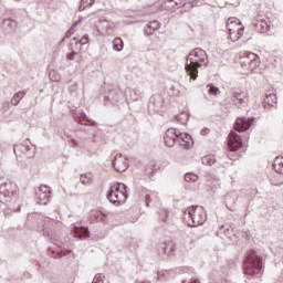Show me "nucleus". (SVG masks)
<instances>
[{
    "label": "nucleus",
    "instance_id": "obj_4",
    "mask_svg": "<svg viewBox=\"0 0 283 283\" xmlns=\"http://www.w3.org/2000/svg\"><path fill=\"white\" fill-rule=\"evenodd\" d=\"M184 220H191L189 227H201L207 222V212L201 206H191L184 211Z\"/></svg>",
    "mask_w": 283,
    "mask_h": 283
},
{
    "label": "nucleus",
    "instance_id": "obj_32",
    "mask_svg": "<svg viewBox=\"0 0 283 283\" xmlns=\"http://www.w3.org/2000/svg\"><path fill=\"white\" fill-rule=\"evenodd\" d=\"M175 120H177V123H180L181 125H186L187 120H189V114L185 112L180 113L175 116Z\"/></svg>",
    "mask_w": 283,
    "mask_h": 283
},
{
    "label": "nucleus",
    "instance_id": "obj_21",
    "mask_svg": "<svg viewBox=\"0 0 283 283\" xmlns=\"http://www.w3.org/2000/svg\"><path fill=\"white\" fill-rule=\"evenodd\" d=\"M220 233H223V235H226V238H229V240H233V235H235L233 233V229H231V227L229 226H221L219 228V231L217 232V235H220Z\"/></svg>",
    "mask_w": 283,
    "mask_h": 283
},
{
    "label": "nucleus",
    "instance_id": "obj_47",
    "mask_svg": "<svg viewBox=\"0 0 283 283\" xmlns=\"http://www.w3.org/2000/svg\"><path fill=\"white\" fill-rule=\"evenodd\" d=\"M70 143H71L72 147H78V142H76V139L72 138L70 140Z\"/></svg>",
    "mask_w": 283,
    "mask_h": 283
},
{
    "label": "nucleus",
    "instance_id": "obj_6",
    "mask_svg": "<svg viewBox=\"0 0 283 283\" xmlns=\"http://www.w3.org/2000/svg\"><path fill=\"white\" fill-rule=\"evenodd\" d=\"M228 147L230 149L228 154V158L230 160H238V155H234V151H238L240 147H242V139L240 138V135L237 133L231 132L228 136Z\"/></svg>",
    "mask_w": 283,
    "mask_h": 283
},
{
    "label": "nucleus",
    "instance_id": "obj_23",
    "mask_svg": "<svg viewBox=\"0 0 283 283\" xmlns=\"http://www.w3.org/2000/svg\"><path fill=\"white\" fill-rule=\"evenodd\" d=\"M160 29V22L158 20L149 22L147 29H146V34L151 35L156 30Z\"/></svg>",
    "mask_w": 283,
    "mask_h": 283
},
{
    "label": "nucleus",
    "instance_id": "obj_33",
    "mask_svg": "<svg viewBox=\"0 0 283 283\" xmlns=\"http://www.w3.org/2000/svg\"><path fill=\"white\" fill-rule=\"evenodd\" d=\"M94 6V0H81L78 11L83 12L86 8H92Z\"/></svg>",
    "mask_w": 283,
    "mask_h": 283
},
{
    "label": "nucleus",
    "instance_id": "obj_11",
    "mask_svg": "<svg viewBox=\"0 0 283 283\" xmlns=\"http://www.w3.org/2000/svg\"><path fill=\"white\" fill-rule=\"evenodd\" d=\"M251 125H253V117H238L234 124V129L239 132V134L249 132Z\"/></svg>",
    "mask_w": 283,
    "mask_h": 283
},
{
    "label": "nucleus",
    "instance_id": "obj_18",
    "mask_svg": "<svg viewBox=\"0 0 283 283\" xmlns=\"http://www.w3.org/2000/svg\"><path fill=\"white\" fill-rule=\"evenodd\" d=\"M159 255H174V243H161L157 249Z\"/></svg>",
    "mask_w": 283,
    "mask_h": 283
},
{
    "label": "nucleus",
    "instance_id": "obj_16",
    "mask_svg": "<svg viewBox=\"0 0 283 283\" xmlns=\"http://www.w3.org/2000/svg\"><path fill=\"white\" fill-rule=\"evenodd\" d=\"M252 25L254 30L261 34H269V31L271 30V25H269L265 20H255Z\"/></svg>",
    "mask_w": 283,
    "mask_h": 283
},
{
    "label": "nucleus",
    "instance_id": "obj_9",
    "mask_svg": "<svg viewBox=\"0 0 283 283\" xmlns=\"http://www.w3.org/2000/svg\"><path fill=\"white\" fill-rule=\"evenodd\" d=\"M227 28L229 34H235V32H238L239 35H244V25H242V22L238 18H229Z\"/></svg>",
    "mask_w": 283,
    "mask_h": 283
},
{
    "label": "nucleus",
    "instance_id": "obj_45",
    "mask_svg": "<svg viewBox=\"0 0 283 283\" xmlns=\"http://www.w3.org/2000/svg\"><path fill=\"white\" fill-rule=\"evenodd\" d=\"M230 34V40L235 43V41H240V38H242L243 35L238 34V32L234 33H229Z\"/></svg>",
    "mask_w": 283,
    "mask_h": 283
},
{
    "label": "nucleus",
    "instance_id": "obj_19",
    "mask_svg": "<svg viewBox=\"0 0 283 283\" xmlns=\"http://www.w3.org/2000/svg\"><path fill=\"white\" fill-rule=\"evenodd\" d=\"M277 105V96L275 94H269L263 99L264 109H271V107H275Z\"/></svg>",
    "mask_w": 283,
    "mask_h": 283
},
{
    "label": "nucleus",
    "instance_id": "obj_27",
    "mask_svg": "<svg viewBox=\"0 0 283 283\" xmlns=\"http://www.w3.org/2000/svg\"><path fill=\"white\" fill-rule=\"evenodd\" d=\"M124 46H125V43L123 42V39L115 38L113 40V50H115V52H123Z\"/></svg>",
    "mask_w": 283,
    "mask_h": 283
},
{
    "label": "nucleus",
    "instance_id": "obj_48",
    "mask_svg": "<svg viewBox=\"0 0 283 283\" xmlns=\"http://www.w3.org/2000/svg\"><path fill=\"white\" fill-rule=\"evenodd\" d=\"M70 253H71V251H70V250H66V251H64V252H61V253L59 254V258H63V255H70Z\"/></svg>",
    "mask_w": 283,
    "mask_h": 283
},
{
    "label": "nucleus",
    "instance_id": "obj_50",
    "mask_svg": "<svg viewBox=\"0 0 283 283\" xmlns=\"http://www.w3.org/2000/svg\"><path fill=\"white\" fill-rule=\"evenodd\" d=\"M189 283H200V281H198L197 279H193V280H191V282H189Z\"/></svg>",
    "mask_w": 283,
    "mask_h": 283
},
{
    "label": "nucleus",
    "instance_id": "obj_29",
    "mask_svg": "<svg viewBox=\"0 0 283 283\" xmlns=\"http://www.w3.org/2000/svg\"><path fill=\"white\" fill-rule=\"evenodd\" d=\"M2 25L6 30H17V21L12 19L3 20Z\"/></svg>",
    "mask_w": 283,
    "mask_h": 283
},
{
    "label": "nucleus",
    "instance_id": "obj_2",
    "mask_svg": "<svg viewBox=\"0 0 283 283\" xmlns=\"http://www.w3.org/2000/svg\"><path fill=\"white\" fill-rule=\"evenodd\" d=\"M0 205L7 207L9 211H21V205H19V195L17 189L11 184H4L0 186Z\"/></svg>",
    "mask_w": 283,
    "mask_h": 283
},
{
    "label": "nucleus",
    "instance_id": "obj_26",
    "mask_svg": "<svg viewBox=\"0 0 283 283\" xmlns=\"http://www.w3.org/2000/svg\"><path fill=\"white\" fill-rule=\"evenodd\" d=\"M73 41L75 42V48H77V50H81V45H87V43H90V35H83L81 40L73 38Z\"/></svg>",
    "mask_w": 283,
    "mask_h": 283
},
{
    "label": "nucleus",
    "instance_id": "obj_7",
    "mask_svg": "<svg viewBox=\"0 0 283 283\" xmlns=\"http://www.w3.org/2000/svg\"><path fill=\"white\" fill-rule=\"evenodd\" d=\"M112 167L118 174H123V171H127V168L129 167L127 157H124L123 154H116L114 159L112 160Z\"/></svg>",
    "mask_w": 283,
    "mask_h": 283
},
{
    "label": "nucleus",
    "instance_id": "obj_24",
    "mask_svg": "<svg viewBox=\"0 0 283 283\" xmlns=\"http://www.w3.org/2000/svg\"><path fill=\"white\" fill-rule=\"evenodd\" d=\"M73 45L74 43H71L69 46L70 53L66 54V61H74V56L78 55V52H81L77 46L74 49Z\"/></svg>",
    "mask_w": 283,
    "mask_h": 283
},
{
    "label": "nucleus",
    "instance_id": "obj_41",
    "mask_svg": "<svg viewBox=\"0 0 283 283\" xmlns=\"http://www.w3.org/2000/svg\"><path fill=\"white\" fill-rule=\"evenodd\" d=\"M116 198H118V195H116L115 190L111 188L107 193V199L109 202H112V205H116Z\"/></svg>",
    "mask_w": 283,
    "mask_h": 283
},
{
    "label": "nucleus",
    "instance_id": "obj_40",
    "mask_svg": "<svg viewBox=\"0 0 283 283\" xmlns=\"http://www.w3.org/2000/svg\"><path fill=\"white\" fill-rule=\"evenodd\" d=\"M189 140H191V135L179 132V145H182V143L189 144Z\"/></svg>",
    "mask_w": 283,
    "mask_h": 283
},
{
    "label": "nucleus",
    "instance_id": "obj_34",
    "mask_svg": "<svg viewBox=\"0 0 283 283\" xmlns=\"http://www.w3.org/2000/svg\"><path fill=\"white\" fill-rule=\"evenodd\" d=\"M202 165H208L211 167V165H216V157L208 155L201 158Z\"/></svg>",
    "mask_w": 283,
    "mask_h": 283
},
{
    "label": "nucleus",
    "instance_id": "obj_37",
    "mask_svg": "<svg viewBox=\"0 0 283 283\" xmlns=\"http://www.w3.org/2000/svg\"><path fill=\"white\" fill-rule=\"evenodd\" d=\"M206 0H192L189 1L188 3H185V8H198V6H202Z\"/></svg>",
    "mask_w": 283,
    "mask_h": 283
},
{
    "label": "nucleus",
    "instance_id": "obj_43",
    "mask_svg": "<svg viewBox=\"0 0 283 283\" xmlns=\"http://www.w3.org/2000/svg\"><path fill=\"white\" fill-rule=\"evenodd\" d=\"M185 180L186 182H197L198 181V177L196 174H186L185 175Z\"/></svg>",
    "mask_w": 283,
    "mask_h": 283
},
{
    "label": "nucleus",
    "instance_id": "obj_44",
    "mask_svg": "<svg viewBox=\"0 0 283 283\" xmlns=\"http://www.w3.org/2000/svg\"><path fill=\"white\" fill-rule=\"evenodd\" d=\"M82 120H86V123H90L92 127H96V122H94V119H90L85 113H82Z\"/></svg>",
    "mask_w": 283,
    "mask_h": 283
},
{
    "label": "nucleus",
    "instance_id": "obj_5",
    "mask_svg": "<svg viewBox=\"0 0 283 283\" xmlns=\"http://www.w3.org/2000/svg\"><path fill=\"white\" fill-rule=\"evenodd\" d=\"M240 65L243 70L253 72V70L260 67V56L253 52L245 51L240 56Z\"/></svg>",
    "mask_w": 283,
    "mask_h": 283
},
{
    "label": "nucleus",
    "instance_id": "obj_15",
    "mask_svg": "<svg viewBox=\"0 0 283 283\" xmlns=\"http://www.w3.org/2000/svg\"><path fill=\"white\" fill-rule=\"evenodd\" d=\"M231 101L235 107H239V109H241V107H247V96L244 93L233 92Z\"/></svg>",
    "mask_w": 283,
    "mask_h": 283
},
{
    "label": "nucleus",
    "instance_id": "obj_8",
    "mask_svg": "<svg viewBox=\"0 0 283 283\" xmlns=\"http://www.w3.org/2000/svg\"><path fill=\"white\" fill-rule=\"evenodd\" d=\"M52 190L48 186H40V188L35 191V201L38 205H48L50 202V195Z\"/></svg>",
    "mask_w": 283,
    "mask_h": 283
},
{
    "label": "nucleus",
    "instance_id": "obj_28",
    "mask_svg": "<svg viewBox=\"0 0 283 283\" xmlns=\"http://www.w3.org/2000/svg\"><path fill=\"white\" fill-rule=\"evenodd\" d=\"M82 185L84 186H90L92 185V182H94V176L92 174H85V175H81L80 178Z\"/></svg>",
    "mask_w": 283,
    "mask_h": 283
},
{
    "label": "nucleus",
    "instance_id": "obj_36",
    "mask_svg": "<svg viewBox=\"0 0 283 283\" xmlns=\"http://www.w3.org/2000/svg\"><path fill=\"white\" fill-rule=\"evenodd\" d=\"M111 189L115 192V193H120L123 191H127V186L125 184H117L115 186H112Z\"/></svg>",
    "mask_w": 283,
    "mask_h": 283
},
{
    "label": "nucleus",
    "instance_id": "obj_46",
    "mask_svg": "<svg viewBox=\"0 0 283 283\" xmlns=\"http://www.w3.org/2000/svg\"><path fill=\"white\" fill-rule=\"evenodd\" d=\"M144 171H145L146 176L151 178V175L154 174V165L146 167Z\"/></svg>",
    "mask_w": 283,
    "mask_h": 283
},
{
    "label": "nucleus",
    "instance_id": "obj_13",
    "mask_svg": "<svg viewBox=\"0 0 283 283\" xmlns=\"http://www.w3.org/2000/svg\"><path fill=\"white\" fill-rule=\"evenodd\" d=\"M13 151L14 154H17V151H21V154H24L28 158H32V156H34V151H32L30 142L28 140L22 142L20 145H15Z\"/></svg>",
    "mask_w": 283,
    "mask_h": 283
},
{
    "label": "nucleus",
    "instance_id": "obj_22",
    "mask_svg": "<svg viewBox=\"0 0 283 283\" xmlns=\"http://www.w3.org/2000/svg\"><path fill=\"white\" fill-rule=\"evenodd\" d=\"M24 97H25V91H20L18 93H15L13 95V97L11 98V105L17 107V105H19L21 103V101H23Z\"/></svg>",
    "mask_w": 283,
    "mask_h": 283
},
{
    "label": "nucleus",
    "instance_id": "obj_38",
    "mask_svg": "<svg viewBox=\"0 0 283 283\" xmlns=\"http://www.w3.org/2000/svg\"><path fill=\"white\" fill-rule=\"evenodd\" d=\"M49 78L50 81H53L54 83H59L61 81V74L56 72L55 70L49 72Z\"/></svg>",
    "mask_w": 283,
    "mask_h": 283
},
{
    "label": "nucleus",
    "instance_id": "obj_1",
    "mask_svg": "<svg viewBox=\"0 0 283 283\" xmlns=\"http://www.w3.org/2000/svg\"><path fill=\"white\" fill-rule=\"evenodd\" d=\"M209 65V56L207 52L200 48L193 49L187 56L186 72L190 76V81L198 78V70Z\"/></svg>",
    "mask_w": 283,
    "mask_h": 283
},
{
    "label": "nucleus",
    "instance_id": "obj_51",
    "mask_svg": "<svg viewBox=\"0 0 283 283\" xmlns=\"http://www.w3.org/2000/svg\"><path fill=\"white\" fill-rule=\"evenodd\" d=\"M187 281H182L181 283H186Z\"/></svg>",
    "mask_w": 283,
    "mask_h": 283
},
{
    "label": "nucleus",
    "instance_id": "obj_30",
    "mask_svg": "<svg viewBox=\"0 0 283 283\" xmlns=\"http://www.w3.org/2000/svg\"><path fill=\"white\" fill-rule=\"evenodd\" d=\"M82 23H83V18H81L75 23H73V25L70 28V30L65 33V38L70 39V36H72V34H74V32H76V28H78V25H81Z\"/></svg>",
    "mask_w": 283,
    "mask_h": 283
},
{
    "label": "nucleus",
    "instance_id": "obj_49",
    "mask_svg": "<svg viewBox=\"0 0 283 283\" xmlns=\"http://www.w3.org/2000/svg\"><path fill=\"white\" fill-rule=\"evenodd\" d=\"M82 116H83V114H81V116L77 119V123H80V125H83V122H81V120H85V119L82 118Z\"/></svg>",
    "mask_w": 283,
    "mask_h": 283
},
{
    "label": "nucleus",
    "instance_id": "obj_3",
    "mask_svg": "<svg viewBox=\"0 0 283 283\" xmlns=\"http://www.w3.org/2000/svg\"><path fill=\"white\" fill-rule=\"evenodd\" d=\"M243 272L248 277H260L264 270H262V256L255 250L248 252L243 263Z\"/></svg>",
    "mask_w": 283,
    "mask_h": 283
},
{
    "label": "nucleus",
    "instance_id": "obj_17",
    "mask_svg": "<svg viewBox=\"0 0 283 283\" xmlns=\"http://www.w3.org/2000/svg\"><path fill=\"white\" fill-rule=\"evenodd\" d=\"M164 103H165V99L163 98L161 95L157 94L150 97V107H153L155 112H160V109H163Z\"/></svg>",
    "mask_w": 283,
    "mask_h": 283
},
{
    "label": "nucleus",
    "instance_id": "obj_31",
    "mask_svg": "<svg viewBox=\"0 0 283 283\" xmlns=\"http://www.w3.org/2000/svg\"><path fill=\"white\" fill-rule=\"evenodd\" d=\"M144 198H145L146 207H149V203H150L153 200H158V195H157L156 192L146 191Z\"/></svg>",
    "mask_w": 283,
    "mask_h": 283
},
{
    "label": "nucleus",
    "instance_id": "obj_25",
    "mask_svg": "<svg viewBox=\"0 0 283 283\" xmlns=\"http://www.w3.org/2000/svg\"><path fill=\"white\" fill-rule=\"evenodd\" d=\"M275 174H279L280 176H283V159L276 158L274 160V164L272 165Z\"/></svg>",
    "mask_w": 283,
    "mask_h": 283
},
{
    "label": "nucleus",
    "instance_id": "obj_10",
    "mask_svg": "<svg viewBox=\"0 0 283 283\" xmlns=\"http://www.w3.org/2000/svg\"><path fill=\"white\" fill-rule=\"evenodd\" d=\"M179 130L175 128H168L164 135V143L166 147H174V145H179Z\"/></svg>",
    "mask_w": 283,
    "mask_h": 283
},
{
    "label": "nucleus",
    "instance_id": "obj_20",
    "mask_svg": "<svg viewBox=\"0 0 283 283\" xmlns=\"http://www.w3.org/2000/svg\"><path fill=\"white\" fill-rule=\"evenodd\" d=\"M56 224H61V222L55 221L54 219L46 220L43 226V232L50 237V231H53L54 227H56Z\"/></svg>",
    "mask_w": 283,
    "mask_h": 283
},
{
    "label": "nucleus",
    "instance_id": "obj_14",
    "mask_svg": "<svg viewBox=\"0 0 283 283\" xmlns=\"http://www.w3.org/2000/svg\"><path fill=\"white\" fill-rule=\"evenodd\" d=\"M72 233L74 238H77L78 240H87V238H90V228L85 226H74L72 229Z\"/></svg>",
    "mask_w": 283,
    "mask_h": 283
},
{
    "label": "nucleus",
    "instance_id": "obj_39",
    "mask_svg": "<svg viewBox=\"0 0 283 283\" xmlns=\"http://www.w3.org/2000/svg\"><path fill=\"white\" fill-rule=\"evenodd\" d=\"M116 205H120V202H125V200H127V191L116 192Z\"/></svg>",
    "mask_w": 283,
    "mask_h": 283
},
{
    "label": "nucleus",
    "instance_id": "obj_12",
    "mask_svg": "<svg viewBox=\"0 0 283 283\" xmlns=\"http://www.w3.org/2000/svg\"><path fill=\"white\" fill-rule=\"evenodd\" d=\"M178 6V1L176 0H165L161 6L160 4H153L150 6L151 13L160 12L163 10H174Z\"/></svg>",
    "mask_w": 283,
    "mask_h": 283
},
{
    "label": "nucleus",
    "instance_id": "obj_42",
    "mask_svg": "<svg viewBox=\"0 0 283 283\" xmlns=\"http://www.w3.org/2000/svg\"><path fill=\"white\" fill-rule=\"evenodd\" d=\"M168 218H169V210L167 209L159 210V220H161V222H167Z\"/></svg>",
    "mask_w": 283,
    "mask_h": 283
},
{
    "label": "nucleus",
    "instance_id": "obj_35",
    "mask_svg": "<svg viewBox=\"0 0 283 283\" xmlns=\"http://www.w3.org/2000/svg\"><path fill=\"white\" fill-rule=\"evenodd\" d=\"M207 90H208V94H210V96H218V94H220V88H218V86H216L213 84H208Z\"/></svg>",
    "mask_w": 283,
    "mask_h": 283
}]
</instances>
